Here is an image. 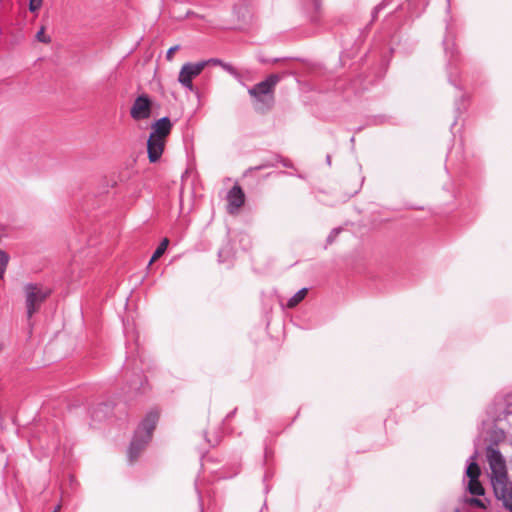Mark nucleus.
<instances>
[{
	"mask_svg": "<svg viewBox=\"0 0 512 512\" xmlns=\"http://www.w3.org/2000/svg\"><path fill=\"white\" fill-rule=\"evenodd\" d=\"M485 456L494 494L498 500L502 501L503 506L512 512V483L508 479L506 460L500 450L492 445L486 448Z\"/></svg>",
	"mask_w": 512,
	"mask_h": 512,
	"instance_id": "f257e3e1",
	"label": "nucleus"
},
{
	"mask_svg": "<svg viewBox=\"0 0 512 512\" xmlns=\"http://www.w3.org/2000/svg\"><path fill=\"white\" fill-rule=\"evenodd\" d=\"M281 77L278 74H270L265 80L248 89L255 111L264 113L269 111L275 102V87Z\"/></svg>",
	"mask_w": 512,
	"mask_h": 512,
	"instance_id": "f03ea898",
	"label": "nucleus"
},
{
	"mask_svg": "<svg viewBox=\"0 0 512 512\" xmlns=\"http://www.w3.org/2000/svg\"><path fill=\"white\" fill-rule=\"evenodd\" d=\"M158 419V412L152 410L147 413L146 417L139 424L128 449V459L130 463L137 460L140 453L151 440L152 433L156 427Z\"/></svg>",
	"mask_w": 512,
	"mask_h": 512,
	"instance_id": "7ed1b4c3",
	"label": "nucleus"
},
{
	"mask_svg": "<svg viewBox=\"0 0 512 512\" xmlns=\"http://www.w3.org/2000/svg\"><path fill=\"white\" fill-rule=\"evenodd\" d=\"M27 318L31 319L37 313L42 303L51 294V290L37 283H27L23 286Z\"/></svg>",
	"mask_w": 512,
	"mask_h": 512,
	"instance_id": "20e7f679",
	"label": "nucleus"
},
{
	"mask_svg": "<svg viewBox=\"0 0 512 512\" xmlns=\"http://www.w3.org/2000/svg\"><path fill=\"white\" fill-rule=\"evenodd\" d=\"M207 66V62H187L185 63L179 72L178 81L179 83L189 91H194V85L192 80L196 78L204 68Z\"/></svg>",
	"mask_w": 512,
	"mask_h": 512,
	"instance_id": "39448f33",
	"label": "nucleus"
},
{
	"mask_svg": "<svg viewBox=\"0 0 512 512\" xmlns=\"http://www.w3.org/2000/svg\"><path fill=\"white\" fill-rule=\"evenodd\" d=\"M152 113V101L146 94L139 95L130 108V116L135 121L146 120Z\"/></svg>",
	"mask_w": 512,
	"mask_h": 512,
	"instance_id": "423d86ee",
	"label": "nucleus"
},
{
	"mask_svg": "<svg viewBox=\"0 0 512 512\" xmlns=\"http://www.w3.org/2000/svg\"><path fill=\"white\" fill-rule=\"evenodd\" d=\"M471 462L466 468V475L469 478L468 491L472 495L481 496L484 494V488L479 482V476L481 474L480 467L475 462L476 453L470 457Z\"/></svg>",
	"mask_w": 512,
	"mask_h": 512,
	"instance_id": "0eeeda50",
	"label": "nucleus"
},
{
	"mask_svg": "<svg viewBox=\"0 0 512 512\" xmlns=\"http://www.w3.org/2000/svg\"><path fill=\"white\" fill-rule=\"evenodd\" d=\"M245 195L240 186L234 185L227 194V210L230 214H235L244 204Z\"/></svg>",
	"mask_w": 512,
	"mask_h": 512,
	"instance_id": "6e6552de",
	"label": "nucleus"
},
{
	"mask_svg": "<svg viewBox=\"0 0 512 512\" xmlns=\"http://www.w3.org/2000/svg\"><path fill=\"white\" fill-rule=\"evenodd\" d=\"M172 129V123L168 117H162L151 125V133L149 136L166 141L167 136Z\"/></svg>",
	"mask_w": 512,
	"mask_h": 512,
	"instance_id": "1a4fd4ad",
	"label": "nucleus"
},
{
	"mask_svg": "<svg viewBox=\"0 0 512 512\" xmlns=\"http://www.w3.org/2000/svg\"><path fill=\"white\" fill-rule=\"evenodd\" d=\"M165 143V140L149 136L147 140V153L148 159L151 163H155L161 158Z\"/></svg>",
	"mask_w": 512,
	"mask_h": 512,
	"instance_id": "9d476101",
	"label": "nucleus"
},
{
	"mask_svg": "<svg viewBox=\"0 0 512 512\" xmlns=\"http://www.w3.org/2000/svg\"><path fill=\"white\" fill-rule=\"evenodd\" d=\"M112 412V408L108 403H99L90 411L91 417L95 421H102Z\"/></svg>",
	"mask_w": 512,
	"mask_h": 512,
	"instance_id": "9b49d317",
	"label": "nucleus"
},
{
	"mask_svg": "<svg viewBox=\"0 0 512 512\" xmlns=\"http://www.w3.org/2000/svg\"><path fill=\"white\" fill-rule=\"evenodd\" d=\"M308 293L307 288H302L299 291H297L292 297H290L286 303L287 308H294L296 307L301 301L304 300Z\"/></svg>",
	"mask_w": 512,
	"mask_h": 512,
	"instance_id": "f8f14e48",
	"label": "nucleus"
},
{
	"mask_svg": "<svg viewBox=\"0 0 512 512\" xmlns=\"http://www.w3.org/2000/svg\"><path fill=\"white\" fill-rule=\"evenodd\" d=\"M168 243H169V241L167 238H164L162 240V242L159 244V246L154 251V253L149 261V265H151L154 261H156L159 257H161L164 254L165 250L167 249Z\"/></svg>",
	"mask_w": 512,
	"mask_h": 512,
	"instance_id": "ddd939ff",
	"label": "nucleus"
},
{
	"mask_svg": "<svg viewBox=\"0 0 512 512\" xmlns=\"http://www.w3.org/2000/svg\"><path fill=\"white\" fill-rule=\"evenodd\" d=\"M9 262V256L6 252L0 250V279H3L7 265Z\"/></svg>",
	"mask_w": 512,
	"mask_h": 512,
	"instance_id": "4468645a",
	"label": "nucleus"
},
{
	"mask_svg": "<svg viewBox=\"0 0 512 512\" xmlns=\"http://www.w3.org/2000/svg\"><path fill=\"white\" fill-rule=\"evenodd\" d=\"M465 503L470 506H475V507H479V508L486 507L484 499H479V498H475V497L465 498Z\"/></svg>",
	"mask_w": 512,
	"mask_h": 512,
	"instance_id": "2eb2a0df",
	"label": "nucleus"
},
{
	"mask_svg": "<svg viewBox=\"0 0 512 512\" xmlns=\"http://www.w3.org/2000/svg\"><path fill=\"white\" fill-rule=\"evenodd\" d=\"M36 39L42 43H50L51 41V38L45 35L43 27L36 33Z\"/></svg>",
	"mask_w": 512,
	"mask_h": 512,
	"instance_id": "dca6fc26",
	"label": "nucleus"
},
{
	"mask_svg": "<svg viewBox=\"0 0 512 512\" xmlns=\"http://www.w3.org/2000/svg\"><path fill=\"white\" fill-rule=\"evenodd\" d=\"M221 68L224 69L225 71H227L232 76L239 77L238 72L236 71V69L231 64L223 62Z\"/></svg>",
	"mask_w": 512,
	"mask_h": 512,
	"instance_id": "f3484780",
	"label": "nucleus"
},
{
	"mask_svg": "<svg viewBox=\"0 0 512 512\" xmlns=\"http://www.w3.org/2000/svg\"><path fill=\"white\" fill-rule=\"evenodd\" d=\"M340 231V228H334L327 237V244H332L339 235Z\"/></svg>",
	"mask_w": 512,
	"mask_h": 512,
	"instance_id": "a211bd4d",
	"label": "nucleus"
},
{
	"mask_svg": "<svg viewBox=\"0 0 512 512\" xmlns=\"http://www.w3.org/2000/svg\"><path fill=\"white\" fill-rule=\"evenodd\" d=\"M42 6V0H30L29 2V10L31 12H35L40 9Z\"/></svg>",
	"mask_w": 512,
	"mask_h": 512,
	"instance_id": "6ab92c4d",
	"label": "nucleus"
},
{
	"mask_svg": "<svg viewBox=\"0 0 512 512\" xmlns=\"http://www.w3.org/2000/svg\"><path fill=\"white\" fill-rule=\"evenodd\" d=\"M179 49V46L176 45V46H173L171 48L168 49L167 53H166V58L167 60L171 61L172 58H173V55L174 53Z\"/></svg>",
	"mask_w": 512,
	"mask_h": 512,
	"instance_id": "aec40b11",
	"label": "nucleus"
},
{
	"mask_svg": "<svg viewBox=\"0 0 512 512\" xmlns=\"http://www.w3.org/2000/svg\"><path fill=\"white\" fill-rule=\"evenodd\" d=\"M201 62H207V65L213 64V65H218L220 67L223 64V61L220 60V59H217V58H211V59H208V60H202Z\"/></svg>",
	"mask_w": 512,
	"mask_h": 512,
	"instance_id": "412c9836",
	"label": "nucleus"
},
{
	"mask_svg": "<svg viewBox=\"0 0 512 512\" xmlns=\"http://www.w3.org/2000/svg\"><path fill=\"white\" fill-rule=\"evenodd\" d=\"M143 382L142 380H140V385H138L137 382H134L132 385H131V389L135 392H138V391H143L144 392V387H143Z\"/></svg>",
	"mask_w": 512,
	"mask_h": 512,
	"instance_id": "4be33fe9",
	"label": "nucleus"
},
{
	"mask_svg": "<svg viewBox=\"0 0 512 512\" xmlns=\"http://www.w3.org/2000/svg\"><path fill=\"white\" fill-rule=\"evenodd\" d=\"M444 49H445V53L446 54L451 53V55L453 56L454 51L452 50V48L450 49V44H449V41L447 39L444 40Z\"/></svg>",
	"mask_w": 512,
	"mask_h": 512,
	"instance_id": "5701e85b",
	"label": "nucleus"
},
{
	"mask_svg": "<svg viewBox=\"0 0 512 512\" xmlns=\"http://www.w3.org/2000/svg\"><path fill=\"white\" fill-rule=\"evenodd\" d=\"M269 166H271V164H263V165H261V166H257V167H255L254 169H255V170H260V169H263V168H266V167H269Z\"/></svg>",
	"mask_w": 512,
	"mask_h": 512,
	"instance_id": "b1692460",
	"label": "nucleus"
},
{
	"mask_svg": "<svg viewBox=\"0 0 512 512\" xmlns=\"http://www.w3.org/2000/svg\"><path fill=\"white\" fill-rule=\"evenodd\" d=\"M60 508H61V506H60V505H57V506L55 507V509H54L52 512H59Z\"/></svg>",
	"mask_w": 512,
	"mask_h": 512,
	"instance_id": "393cba45",
	"label": "nucleus"
},
{
	"mask_svg": "<svg viewBox=\"0 0 512 512\" xmlns=\"http://www.w3.org/2000/svg\"><path fill=\"white\" fill-rule=\"evenodd\" d=\"M326 161H327V163L330 165V163H331V157H330V155H327V157H326Z\"/></svg>",
	"mask_w": 512,
	"mask_h": 512,
	"instance_id": "a878e982",
	"label": "nucleus"
},
{
	"mask_svg": "<svg viewBox=\"0 0 512 512\" xmlns=\"http://www.w3.org/2000/svg\"><path fill=\"white\" fill-rule=\"evenodd\" d=\"M380 9H382V6H381V5H378V6L375 8V12H378Z\"/></svg>",
	"mask_w": 512,
	"mask_h": 512,
	"instance_id": "bb28decb",
	"label": "nucleus"
},
{
	"mask_svg": "<svg viewBox=\"0 0 512 512\" xmlns=\"http://www.w3.org/2000/svg\"><path fill=\"white\" fill-rule=\"evenodd\" d=\"M222 255H223V250H220V251H219V258H221V257H222Z\"/></svg>",
	"mask_w": 512,
	"mask_h": 512,
	"instance_id": "cd10ccee",
	"label": "nucleus"
},
{
	"mask_svg": "<svg viewBox=\"0 0 512 512\" xmlns=\"http://www.w3.org/2000/svg\"><path fill=\"white\" fill-rule=\"evenodd\" d=\"M455 512H458V510H456Z\"/></svg>",
	"mask_w": 512,
	"mask_h": 512,
	"instance_id": "c85d7f7f",
	"label": "nucleus"
}]
</instances>
